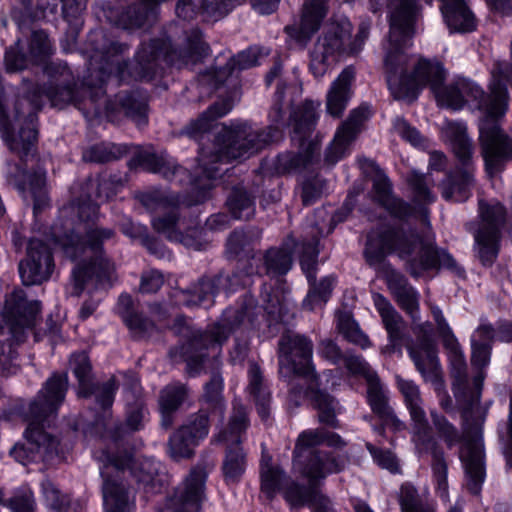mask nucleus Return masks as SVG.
Here are the masks:
<instances>
[{
  "label": "nucleus",
  "mask_w": 512,
  "mask_h": 512,
  "mask_svg": "<svg viewBox=\"0 0 512 512\" xmlns=\"http://www.w3.org/2000/svg\"><path fill=\"white\" fill-rule=\"evenodd\" d=\"M410 183L420 201L430 202L433 200V197L427 187L426 178L422 174L412 172Z\"/></svg>",
  "instance_id": "nucleus-55"
},
{
  "label": "nucleus",
  "mask_w": 512,
  "mask_h": 512,
  "mask_svg": "<svg viewBox=\"0 0 512 512\" xmlns=\"http://www.w3.org/2000/svg\"><path fill=\"white\" fill-rule=\"evenodd\" d=\"M398 388L401 391L413 421V441L418 453L427 452L431 446L425 412L421 407V398L416 384L410 380L396 377Z\"/></svg>",
  "instance_id": "nucleus-14"
},
{
  "label": "nucleus",
  "mask_w": 512,
  "mask_h": 512,
  "mask_svg": "<svg viewBox=\"0 0 512 512\" xmlns=\"http://www.w3.org/2000/svg\"><path fill=\"white\" fill-rule=\"evenodd\" d=\"M354 79L352 68L344 69L335 79L326 96V108L330 115L339 117L351 98V84Z\"/></svg>",
  "instance_id": "nucleus-22"
},
{
  "label": "nucleus",
  "mask_w": 512,
  "mask_h": 512,
  "mask_svg": "<svg viewBox=\"0 0 512 512\" xmlns=\"http://www.w3.org/2000/svg\"><path fill=\"white\" fill-rule=\"evenodd\" d=\"M246 413L243 408L235 411L226 431H219L216 440L226 443L228 450L223 462V474L226 482H237L245 471L246 461L242 449L238 446L241 433L246 429Z\"/></svg>",
  "instance_id": "nucleus-11"
},
{
  "label": "nucleus",
  "mask_w": 512,
  "mask_h": 512,
  "mask_svg": "<svg viewBox=\"0 0 512 512\" xmlns=\"http://www.w3.org/2000/svg\"><path fill=\"white\" fill-rule=\"evenodd\" d=\"M284 481L282 470L271 465L264 457L261 462V491L271 498L281 487Z\"/></svg>",
  "instance_id": "nucleus-33"
},
{
  "label": "nucleus",
  "mask_w": 512,
  "mask_h": 512,
  "mask_svg": "<svg viewBox=\"0 0 512 512\" xmlns=\"http://www.w3.org/2000/svg\"><path fill=\"white\" fill-rule=\"evenodd\" d=\"M388 283L390 289L396 295L399 304L414 317L418 309V294L416 290L408 285L401 275L395 272L391 273Z\"/></svg>",
  "instance_id": "nucleus-28"
},
{
  "label": "nucleus",
  "mask_w": 512,
  "mask_h": 512,
  "mask_svg": "<svg viewBox=\"0 0 512 512\" xmlns=\"http://www.w3.org/2000/svg\"><path fill=\"white\" fill-rule=\"evenodd\" d=\"M434 424L437 426L439 432L444 436L445 440L452 444L456 441L457 435L455 429L442 417L432 415Z\"/></svg>",
  "instance_id": "nucleus-59"
},
{
  "label": "nucleus",
  "mask_w": 512,
  "mask_h": 512,
  "mask_svg": "<svg viewBox=\"0 0 512 512\" xmlns=\"http://www.w3.org/2000/svg\"><path fill=\"white\" fill-rule=\"evenodd\" d=\"M52 268L53 261L50 248L41 240H30L27 258L19 264L22 282L25 285L39 284L50 277Z\"/></svg>",
  "instance_id": "nucleus-16"
},
{
  "label": "nucleus",
  "mask_w": 512,
  "mask_h": 512,
  "mask_svg": "<svg viewBox=\"0 0 512 512\" xmlns=\"http://www.w3.org/2000/svg\"><path fill=\"white\" fill-rule=\"evenodd\" d=\"M5 65L8 71H19L27 67V60L19 54L17 47H12L6 51Z\"/></svg>",
  "instance_id": "nucleus-56"
},
{
  "label": "nucleus",
  "mask_w": 512,
  "mask_h": 512,
  "mask_svg": "<svg viewBox=\"0 0 512 512\" xmlns=\"http://www.w3.org/2000/svg\"><path fill=\"white\" fill-rule=\"evenodd\" d=\"M73 372L79 381L78 395L81 397L87 396L86 380L90 371L88 357L85 353L74 354L70 360Z\"/></svg>",
  "instance_id": "nucleus-43"
},
{
  "label": "nucleus",
  "mask_w": 512,
  "mask_h": 512,
  "mask_svg": "<svg viewBox=\"0 0 512 512\" xmlns=\"http://www.w3.org/2000/svg\"><path fill=\"white\" fill-rule=\"evenodd\" d=\"M265 264L268 273L285 274L291 268V252L286 249H271L265 256Z\"/></svg>",
  "instance_id": "nucleus-36"
},
{
  "label": "nucleus",
  "mask_w": 512,
  "mask_h": 512,
  "mask_svg": "<svg viewBox=\"0 0 512 512\" xmlns=\"http://www.w3.org/2000/svg\"><path fill=\"white\" fill-rule=\"evenodd\" d=\"M221 146L211 162L245 159L258 152L265 144L276 139L270 133L263 136L246 124H236L231 127L223 126L220 131Z\"/></svg>",
  "instance_id": "nucleus-9"
},
{
  "label": "nucleus",
  "mask_w": 512,
  "mask_h": 512,
  "mask_svg": "<svg viewBox=\"0 0 512 512\" xmlns=\"http://www.w3.org/2000/svg\"><path fill=\"white\" fill-rule=\"evenodd\" d=\"M480 222L475 232V242L481 261L488 264L496 256L500 229L504 223L505 210L497 201L479 204Z\"/></svg>",
  "instance_id": "nucleus-10"
},
{
  "label": "nucleus",
  "mask_w": 512,
  "mask_h": 512,
  "mask_svg": "<svg viewBox=\"0 0 512 512\" xmlns=\"http://www.w3.org/2000/svg\"><path fill=\"white\" fill-rule=\"evenodd\" d=\"M373 189L377 201L391 211V213L399 217L405 214L406 206L391 195V187L388 178L378 167H375Z\"/></svg>",
  "instance_id": "nucleus-25"
},
{
  "label": "nucleus",
  "mask_w": 512,
  "mask_h": 512,
  "mask_svg": "<svg viewBox=\"0 0 512 512\" xmlns=\"http://www.w3.org/2000/svg\"><path fill=\"white\" fill-rule=\"evenodd\" d=\"M207 471L193 468L168 499L162 512H199L206 500Z\"/></svg>",
  "instance_id": "nucleus-12"
},
{
  "label": "nucleus",
  "mask_w": 512,
  "mask_h": 512,
  "mask_svg": "<svg viewBox=\"0 0 512 512\" xmlns=\"http://www.w3.org/2000/svg\"><path fill=\"white\" fill-rule=\"evenodd\" d=\"M432 313L438 325V330L443 338L444 345L447 347V349H449V358L451 361V365L453 366L454 369L461 371L465 367V360L458 346V343L456 342L454 336L452 335L449 326L445 322L441 310L438 308H434L432 310Z\"/></svg>",
  "instance_id": "nucleus-30"
},
{
  "label": "nucleus",
  "mask_w": 512,
  "mask_h": 512,
  "mask_svg": "<svg viewBox=\"0 0 512 512\" xmlns=\"http://www.w3.org/2000/svg\"><path fill=\"white\" fill-rule=\"evenodd\" d=\"M326 2L327 0L306 1L299 21L286 27L288 37L300 46L305 45L325 16Z\"/></svg>",
  "instance_id": "nucleus-19"
},
{
  "label": "nucleus",
  "mask_w": 512,
  "mask_h": 512,
  "mask_svg": "<svg viewBox=\"0 0 512 512\" xmlns=\"http://www.w3.org/2000/svg\"><path fill=\"white\" fill-rule=\"evenodd\" d=\"M41 488L47 504L52 509L61 510L64 503L67 501L65 497L60 494L55 485L52 482L46 480L42 482Z\"/></svg>",
  "instance_id": "nucleus-49"
},
{
  "label": "nucleus",
  "mask_w": 512,
  "mask_h": 512,
  "mask_svg": "<svg viewBox=\"0 0 512 512\" xmlns=\"http://www.w3.org/2000/svg\"><path fill=\"white\" fill-rule=\"evenodd\" d=\"M493 337V329L490 325H481L472 335V365L482 368L488 365L490 360L489 343Z\"/></svg>",
  "instance_id": "nucleus-26"
},
{
  "label": "nucleus",
  "mask_w": 512,
  "mask_h": 512,
  "mask_svg": "<svg viewBox=\"0 0 512 512\" xmlns=\"http://www.w3.org/2000/svg\"><path fill=\"white\" fill-rule=\"evenodd\" d=\"M147 166L154 172L162 173L165 177L170 176V169L173 168L172 174L184 172L181 167H176L174 161L167 155H149L146 159Z\"/></svg>",
  "instance_id": "nucleus-46"
},
{
  "label": "nucleus",
  "mask_w": 512,
  "mask_h": 512,
  "mask_svg": "<svg viewBox=\"0 0 512 512\" xmlns=\"http://www.w3.org/2000/svg\"><path fill=\"white\" fill-rule=\"evenodd\" d=\"M67 375H55L41 390L37 399L30 405V420L25 432L26 443L16 444L11 456L23 465L38 459H49L60 453L58 440L42 431L40 422L53 414L63 401L67 388Z\"/></svg>",
  "instance_id": "nucleus-2"
},
{
  "label": "nucleus",
  "mask_w": 512,
  "mask_h": 512,
  "mask_svg": "<svg viewBox=\"0 0 512 512\" xmlns=\"http://www.w3.org/2000/svg\"><path fill=\"white\" fill-rule=\"evenodd\" d=\"M322 442L330 446H338L341 439L335 434L324 435L319 431H305L299 435L295 446L294 468L301 470L311 484L331 473L339 472L344 466L343 461L336 460L326 452L309 451L311 446Z\"/></svg>",
  "instance_id": "nucleus-7"
},
{
  "label": "nucleus",
  "mask_w": 512,
  "mask_h": 512,
  "mask_svg": "<svg viewBox=\"0 0 512 512\" xmlns=\"http://www.w3.org/2000/svg\"><path fill=\"white\" fill-rule=\"evenodd\" d=\"M40 309V303L37 301L17 305L18 315L8 321L10 332L16 341L21 340L20 334L25 328H31L35 324Z\"/></svg>",
  "instance_id": "nucleus-29"
},
{
  "label": "nucleus",
  "mask_w": 512,
  "mask_h": 512,
  "mask_svg": "<svg viewBox=\"0 0 512 512\" xmlns=\"http://www.w3.org/2000/svg\"><path fill=\"white\" fill-rule=\"evenodd\" d=\"M285 497L294 506L307 504L313 512L332 511L329 499L316 489H311L307 492H303L298 488L289 489L285 492Z\"/></svg>",
  "instance_id": "nucleus-27"
},
{
  "label": "nucleus",
  "mask_w": 512,
  "mask_h": 512,
  "mask_svg": "<svg viewBox=\"0 0 512 512\" xmlns=\"http://www.w3.org/2000/svg\"><path fill=\"white\" fill-rule=\"evenodd\" d=\"M319 353L322 357L326 358L327 360L333 363H335L340 357L338 347L336 346L335 343H333L330 340H325L321 342Z\"/></svg>",
  "instance_id": "nucleus-60"
},
{
  "label": "nucleus",
  "mask_w": 512,
  "mask_h": 512,
  "mask_svg": "<svg viewBox=\"0 0 512 512\" xmlns=\"http://www.w3.org/2000/svg\"><path fill=\"white\" fill-rule=\"evenodd\" d=\"M337 326L341 333L351 342L366 348L369 346V340L365 334L359 329L358 324L350 317L349 314H339Z\"/></svg>",
  "instance_id": "nucleus-37"
},
{
  "label": "nucleus",
  "mask_w": 512,
  "mask_h": 512,
  "mask_svg": "<svg viewBox=\"0 0 512 512\" xmlns=\"http://www.w3.org/2000/svg\"><path fill=\"white\" fill-rule=\"evenodd\" d=\"M396 252L402 259L411 262V273L436 267L453 268L452 256L444 250L438 251L431 244H423L417 237H406L396 231L383 234L371 233L368 237L365 257L372 266L381 264L390 253Z\"/></svg>",
  "instance_id": "nucleus-3"
},
{
  "label": "nucleus",
  "mask_w": 512,
  "mask_h": 512,
  "mask_svg": "<svg viewBox=\"0 0 512 512\" xmlns=\"http://www.w3.org/2000/svg\"><path fill=\"white\" fill-rule=\"evenodd\" d=\"M185 394L186 388L182 384H171L162 391L160 409L164 425H169L170 421L167 418L178 408L184 400Z\"/></svg>",
  "instance_id": "nucleus-32"
},
{
  "label": "nucleus",
  "mask_w": 512,
  "mask_h": 512,
  "mask_svg": "<svg viewBox=\"0 0 512 512\" xmlns=\"http://www.w3.org/2000/svg\"><path fill=\"white\" fill-rule=\"evenodd\" d=\"M314 402L319 409V418L321 422L328 425H334L335 422V401L328 394L317 392L314 396Z\"/></svg>",
  "instance_id": "nucleus-44"
},
{
  "label": "nucleus",
  "mask_w": 512,
  "mask_h": 512,
  "mask_svg": "<svg viewBox=\"0 0 512 512\" xmlns=\"http://www.w3.org/2000/svg\"><path fill=\"white\" fill-rule=\"evenodd\" d=\"M442 136L447 141L463 167L457 168L442 185V195L447 200L464 201L473 186V168L468 163L471 157V142L462 123L447 122L442 128Z\"/></svg>",
  "instance_id": "nucleus-8"
},
{
  "label": "nucleus",
  "mask_w": 512,
  "mask_h": 512,
  "mask_svg": "<svg viewBox=\"0 0 512 512\" xmlns=\"http://www.w3.org/2000/svg\"><path fill=\"white\" fill-rule=\"evenodd\" d=\"M334 286V278L333 277H326L317 287H313L310 292L308 293L306 299L304 300V305L307 306L309 309H314L317 305L324 304L333 289Z\"/></svg>",
  "instance_id": "nucleus-42"
},
{
  "label": "nucleus",
  "mask_w": 512,
  "mask_h": 512,
  "mask_svg": "<svg viewBox=\"0 0 512 512\" xmlns=\"http://www.w3.org/2000/svg\"><path fill=\"white\" fill-rule=\"evenodd\" d=\"M409 353L425 380L438 383L440 380V366L434 343L425 338L411 346Z\"/></svg>",
  "instance_id": "nucleus-21"
},
{
  "label": "nucleus",
  "mask_w": 512,
  "mask_h": 512,
  "mask_svg": "<svg viewBox=\"0 0 512 512\" xmlns=\"http://www.w3.org/2000/svg\"><path fill=\"white\" fill-rule=\"evenodd\" d=\"M112 236L111 230H100L90 227L87 239L81 241L77 236L65 235L62 239L54 240L55 248L63 251L64 255L76 260L79 256L90 259L88 264L78 263L72 272L70 293L79 296L85 286L86 278L92 280L95 276L98 283L103 284L104 279L109 280L114 270L113 265L102 256L101 243Z\"/></svg>",
  "instance_id": "nucleus-5"
},
{
  "label": "nucleus",
  "mask_w": 512,
  "mask_h": 512,
  "mask_svg": "<svg viewBox=\"0 0 512 512\" xmlns=\"http://www.w3.org/2000/svg\"><path fill=\"white\" fill-rule=\"evenodd\" d=\"M228 206L235 218H248L253 213L251 198L241 190L233 192L228 199Z\"/></svg>",
  "instance_id": "nucleus-41"
},
{
  "label": "nucleus",
  "mask_w": 512,
  "mask_h": 512,
  "mask_svg": "<svg viewBox=\"0 0 512 512\" xmlns=\"http://www.w3.org/2000/svg\"><path fill=\"white\" fill-rule=\"evenodd\" d=\"M153 226L159 232L165 234L172 241H179L187 247L197 248L192 236L197 233L196 230L191 231V235L184 236L180 231L181 223L175 215L166 217H158L153 219Z\"/></svg>",
  "instance_id": "nucleus-31"
},
{
  "label": "nucleus",
  "mask_w": 512,
  "mask_h": 512,
  "mask_svg": "<svg viewBox=\"0 0 512 512\" xmlns=\"http://www.w3.org/2000/svg\"><path fill=\"white\" fill-rule=\"evenodd\" d=\"M351 23L345 17L329 25L328 34L316 43L310 59V70L316 78L324 76L334 60V53L342 51L357 53L368 37V26L363 24L359 28L353 42H351Z\"/></svg>",
  "instance_id": "nucleus-6"
},
{
  "label": "nucleus",
  "mask_w": 512,
  "mask_h": 512,
  "mask_svg": "<svg viewBox=\"0 0 512 512\" xmlns=\"http://www.w3.org/2000/svg\"><path fill=\"white\" fill-rule=\"evenodd\" d=\"M373 301L389 336V344L382 349V353H391L399 346L398 342L403 327L402 319L382 295L374 294Z\"/></svg>",
  "instance_id": "nucleus-24"
},
{
  "label": "nucleus",
  "mask_w": 512,
  "mask_h": 512,
  "mask_svg": "<svg viewBox=\"0 0 512 512\" xmlns=\"http://www.w3.org/2000/svg\"><path fill=\"white\" fill-rule=\"evenodd\" d=\"M433 457L432 468L436 482V491L446 501L448 499L447 466L438 454L435 453Z\"/></svg>",
  "instance_id": "nucleus-45"
},
{
  "label": "nucleus",
  "mask_w": 512,
  "mask_h": 512,
  "mask_svg": "<svg viewBox=\"0 0 512 512\" xmlns=\"http://www.w3.org/2000/svg\"><path fill=\"white\" fill-rule=\"evenodd\" d=\"M206 396L209 401L215 402L214 408L211 412L212 420L221 419L223 414V404L220 399L222 390V383L219 379H214L211 383L206 385Z\"/></svg>",
  "instance_id": "nucleus-47"
},
{
  "label": "nucleus",
  "mask_w": 512,
  "mask_h": 512,
  "mask_svg": "<svg viewBox=\"0 0 512 512\" xmlns=\"http://www.w3.org/2000/svg\"><path fill=\"white\" fill-rule=\"evenodd\" d=\"M371 115L370 107L360 106L353 110L348 120L337 130L333 142L326 152L325 160L329 164L338 162L347 152L350 143L358 133L361 124Z\"/></svg>",
  "instance_id": "nucleus-17"
},
{
  "label": "nucleus",
  "mask_w": 512,
  "mask_h": 512,
  "mask_svg": "<svg viewBox=\"0 0 512 512\" xmlns=\"http://www.w3.org/2000/svg\"><path fill=\"white\" fill-rule=\"evenodd\" d=\"M280 0H251L253 8L260 14H270L274 12Z\"/></svg>",
  "instance_id": "nucleus-62"
},
{
  "label": "nucleus",
  "mask_w": 512,
  "mask_h": 512,
  "mask_svg": "<svg viewBox=\"0 0 512 512\" xmlns=\"http://www.w3.org/2000/svg\"><path fill=\"white\" fill-rule=\"evenodd\" d=\"M394 130L400 137L411 143L413 146H422V138L420 134L414 128L410 127L405 120L400 118L396 119L394 122Z\"/></svg>",
  "instance_id": "nucleus-52"
},
{
  "label": "nucleus",
  "mask_w": 512,
  "mask_h": 512,
  "mask_svg": "<svg viewBox=\"0 0 512 512\" xmlns=\"http://www.w3.org/2000/svg\"><path fill=\"white\" fill-rule=\"evenodd\" d=\"M95 458L103 463L100 473L104 479L103 503L105 512H132L127 490L119 477V472L126 466L131 468L132 474L144 488H155V477L158 474L160 463L154 459L146 458L136 462L129 456L124 459L110 455L105 451L95 452Z\"/></svg>",
  "instance_id": "nucleus-4"
},
{
  "label": "nucleus",
  "mask_w": 512,
  "mask_h": 512,
  "mask_svg": "<svg viewBox=\"0 0 512 512\" xmlns=\"http://www.w3.org/2000/svg\"><path fill=\"white\" fill-rule=\"evenodd\" d=\"M348 370L355 375H361L366 379L368 385V400L374 412L386 415V423L391 422L395 429H401L403 423L390 412L386 406L385 395L376 373L369 364L360 356H349L346 359Z\"/></svg>",
  "instance_id": "nucleus-13"
},
{
  "label": "nucleus",
  "mask_w": 512,
  "mask_h": 512,
  "mask_svg": "<svg viewBox=\"0 0 512 512\" xmlns=\"http://www.w3.org/2000/svg\"><path fill=\"white\" fill-rule=\"evenodd\" d=\"M260 383L261 377L259 368L256 365H251L249 369V390L257 399L258 413L264 419L268 416V410L266 407L268 394L261 390Z\"/></svg>",
  "instance_id": "nucleus-40"
},
{
  "label": "nucleus",
  "mask_w": 512,
  "mask_h": 512,
  "mask_svg": "<svg viewBox=\"0 0 512 512\" xmlns=\"http://www.w3.org/2000/svg\"><path fill=\"white\" fill-rule=\"evenodd\" d=\"M14 350L12 349V344H0V371H7L8 374L13 373L14 371H10L8 367V363L14 359Z\"/></svg>",
  "instance_id": "nucleus-61"
},
{
  "label": "nucleus",
  "mask_w": 512,
  "mask_h": 512,
  "mask_svg": "<svg viewBox=\"0 0 512 512\" xmlns=\"http://www.w3.org/2000/svg\"><path fill=\"white\" fill-rule=\"evenodd\" d=\"M51 49V43L48 36L43 31H35L31 39V53L35 58L42 59L46 57Z\"/></svg>",
  "instance_id": "nucleus-51"
},
{
  "label": "nucleus",
  "mask_w": 512,
  "mask_h": 512,
  "mask_svg": "<svg viewBox=\"0 0 512 512\" xmlns=\"http://www.w3.org/2000/svg\"><path fill=\"white\" fill-rule=\"evenodd\" d=\"M144 415L142 410L137 406L134 410L129 412L127 416V426L130 430H138L141 427Z\"/></svg>",
  "instance_id": "nucleus-64"
},
{
  "label": "nucleus",
  "mask_w": 512,
  "mask_h": 512,
  "mask_svg": "<svg viewBox=\"0 0 512 512\" xmlns=\"http://www.w3.org/2000/svg\"><path fill=\"white\" fill-rule=\"evenodd\" d=\"M445 23L453 32H471L476 28L474 14L463 0H447L441 6Z\"/></svg>",
  "instance_id": "nucleus-23"
},
{
  "label": "nucleus",
  "mask_w": 512,
  "mask_h": 512,
  "mask_svg": "<svg viewBox=\"0 0 512 512\" xmlns=\"http://www.w3.org/2000/svg\"><path fill=\"white\" fill-rule=\"evenodd\" d=\"M232 109V104L229 101L216 103L205 112L201 118L192 125V133L206 132L210 127V122L218 117L225 116Z\"/></svg>",
  "instance_id": "nucleus-39"
},
{
  "label": "nucleus",
  "mask_w": 512,
  "mask_h": 512,
  "mask_svg": "<svg viewBox=\"0 0 512 512\" xmlns=\"http://www.w3.org/2000/svg\"><path fill=\"white\" fill-rule=\"evenodd\" d=\"M215 281L211 279L202 280L197 287L194 288V293L198 295V300H189L187 305L203 304L205 301L210 300L215 294Z\"/></svg>",
  "instance_id": "nucleus-53"
},
{
  "label": "nucleus",
  "mask_w": 512,
  "mask_h": 512,
  "mask_svg": "<svg viewBox=\"0 0 512 512\" xmlns=\"http://www.w3.org/2000/svg\"><path fill=\"white\" fill-rule=\"evenodd\" d=\"M400 506L402 512H433L429 509H424L422 502L415 490L410 484H404L400 491ZM449 512H458L456 509H451Z\"/></svg>",
  "instance_id": "nucleus-38"
},
{
  "label": "nucleus",
  "mask_w": 512,
  "mask_h": 512,
  "mask_svg": "<svg viewBox=\"0 0 512 512\" xmlns=\"http://www.w3.org/2000/svg\"><path fill=\"white\" fill-rule=\"evenodd\" d=\"M267 54V52L264 53L263 49L259 47H251L231 59L226 68H224L223 71L221 70L219 73L224 74L226 70H229V73H232L235 70H243L253 67L260 64L261 58Z\"/></svg>",
  "instance_id": "nucleus-35"
},
{
  "label": "nucleus",
  "mask_w": 512,
  "mask_h": 512,
  "mask_svg": "<svg viewBox=\"0 0 512 512\" xmlns=\"http://www.w3.org/2000/svg\"><path fill=\"white\" fill-rule=\"evenodd\" d=\"M164 280L159 271L152 270L142 276L140 290L144 293H153L160 289Z\"/></svg>",
  "instance_id": "nucleus-54"
},
{
  "label": "nucleus",
  "mask_w": 512,
  "mask_h": 512,
  "mask_svg": "<svg viewBox=\"0 0 512 512\" xmlns=\"http://www.w3.org/2000/svg\"><path fill=\"white\" fill-rule=\"evenodd\" d=\"M390 8V33L385 44V69L387 83L395 99L413 101L420 90L429 86L440 106L454 110L465 103L475 101L485 116L479 124L480 141L486 170L494 174L504 162L512 158V139L496 124L507 109V89L493 74L490 96L483 100V91L474 82L459 78L454 84L442 87L445 71L438 61L419 59L414 63L413 72L406 75L408 59L404 50L409 46L414 33L416 16L414 0H388Z\"/></svg>",
  "instance_id": "nucleus-1"
},
{
  "label": "nucleus",
  "mask_w": 512,
  "mask_h": 512,
  "mask_svg": "<svg viewBox=\"0 0 512 512\" xmlns=\"http://www.w3.org/2000/svg\"><path fill=\"white\" fill-rule=\"evenodd\" d=\"M10 505L13 512H33V500L27 494L21 499L12 500Z\"/></svg>",
  "instance_id": "nucleus-63"
},
{
  "label": "nucleus",
  "mask_w": 512,
  "mask_h": 512,
  "mask_svg": "<svg viewBox=\"0 0 512 512\" xmlns=\"http://www.w3.org/2000/svg\"><path fill=\"white\" fill-rule=\"evenodd\" d=\"M115 390L116 384L113 379L97 390V401L103 408L111 406Z\"/></svg>",
  "instance_id": "nucleus-58"
},
{
  "label": "nucleus",
  "mask_w": 512,
  "mask_h": 512,
  "mask_svg": "<svg viewBox=\"0 0 512 512\" xmlns=\"http://www.w3.org/2000/svg\"><path fill=\"white\" fill-rule=\"evenodd\" d=\"M208 435V419L204 414L181 427L171 438L169 453L179 460L191 456L193 448Z\"/></svg>",
  "instance_id": "nucleus-18"
},
{
  "label": "nucleus",
  "mask_w": 512,
  "mask_h": 512,
  "mask_svg": "<svg viewBox=\"0 0 512 512\" xmlns=\"http://www.w3.org/2000/svg\"><path fill=\"white\" fill-rule=\"evenodd\" d=\"M318 250L315 245L308 247V251L301 258V267L309 281L313 276Z\"/></svg>",
  "instance_id": "nucleus-57"
},
{
  "label": "nucleus",
  "mask_w": 512,
  "mask_h": 512,
  "mask_svg": "<svg viewBox=\"0 0 512 512\" xmlns=\"http://www.w3.org/2000/svg\"><path fill=\"white\" fill-rule=\"evenodd\" d=\"M319 106V103H315L313 101L306 102L302 110L298 113H295L293 118L294 139L297 137L301 139L302 136H305L311 131L317 120V110Z\"/></svg>",
  "instance_id": "nucleus-34"
},
{
  "label": "nucleus",
  "mask_w": 512,
  "mask_h": 512,
  "mask_svg": "<svg viewBox=\"0 0 512 512\" xmlns=\"http://www.w3.org/2000/svg\"><path fill=\"white\" fill-rule=\"evenodd\" d=\"M312 344L305 337L294 334L284 335L279 344L280 371L304 374L310 370Z\"/></svg>",
  "instance_id": "nucleus-15"
},
{
  "label": "nucleus",
  "mask_w": 512,
  "mask_h": 512,
  "mask_svg": "<svg viewBox=\"0 0 512 512\" xmlns=\"http://www.w3.org/2000/svg\"><path fill=\"white\" fill-rule=\"evenodd\" d=\"M373 459L381 467L396 473L399 470V464L396 457L390 451H383L374 448L372 445L367 446Z\"/></svg>",
  "instance_id": "nucleus-50"
},
{
  "label": "nucleus",
  "mask_w": 512,
  "mask_h": 512,
  "mask_svg": "<svg viewBox=\"0 0 512 512\" xmlns=\"http://www.w3.org/2000/svg\"><path fill=\"white\" fill-rule=\"evenodd\" d=\"M460 457L465 469L466 485L473 494H477L485 477L483 451L480 441L477 440L473 444L469 442L464 443L460 451Z\"/></svg>",
  "instance_id": "nucleus-20"
},
{
  "label": "nucleus",
  "mask_w": 512,
  "mask_h": 512,
  "mask_svg": "<svg viewBox=\"0 0 512 512\" xmlns=\"http://www.w3.org/2000/svg\"><path fill=\"white\" fill-rule=\"evenodd\" d=\"M45 186V173L42 171L36 172L33 176H29L28 182L23 183L21 189L29 191L35 198L34 209H38L41 205L40 200L37 199L38 194H42V189Z\"/></svg>",
  "instance_id": "nucleus-48"
}]
</instances>
